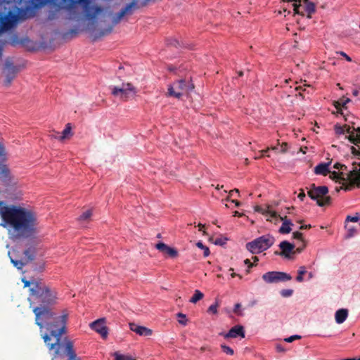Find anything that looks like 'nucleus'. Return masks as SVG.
Masks as SVG:
<instances>
[{"label": "nucleus", "mask_w": 360, "mask_h": 360, "mask_svg": "<svg viewBox=\"0 0 360 360\" xmlns=\"http://www.w3.org/2000/svg\"><path fill=\"white\" fill-rule=\"evenodd\" d=\"M29 301L35 315V323L39 327L41 338L50 351H53L51 360H58L66 355L68 360H79L74 349L73 343L68 338H63L66 333L68 314L57 316L51 307L56 304L57 292L54 289L41 281L34 283L30 289Z\"/></svg>", "instance_id": "obj_1"}, {"label": "nucleus", "mask_w": 360, "mask_h": 360, "mask_svg": "<svg viewBox=\"0 0 360 360\" xmlns=\"http://www.w3.org/2000/svg\"><path fill=\"white\" fill-rule=\"evenodd\" d=\"M0 225L7 229L13 241L33 238L37 233V216L32 210L0 201Z\"/></svg>", "instance_id": "obj_2"}, {"label": "nucleus", "mask_w": 360, "mask_h": 360, "mask_svg": "<svg viewBox=\"0 0 360 360\" xmlns=\"http://www.w3.org/2000/svg\"><path fill=\"white\" fill-rule=\"evenodd\" d=\"M20 8L26 13L33 12L35 9L40 8L47 4L55 7L54 11H51L48 18L53 20L56 18V13L60 10H65L70 14V18L76 16L77 4L83 5L85 15L89 20H94L96 15L102 11L100 6H91L89 0H17Z\"/></svg>", "instance_id": "obj_3"}, {"label": "nucleus", "mask_w": 360, "mask_h": 360, "mask_svg": "<svg viewBox=\"0 0 360 360\" xmlns=\"http://www.w3.org/2000/svg\"><path fill=\"white\" fill-rule=\"evenodd\" d=\"M352 153L354 155V160L352 163V169L345 176L342 172H330V178L336 181L342 180L344 182L349 181L351 185H356L360 188V150H356L354 146L351 147Z\"/></svg>", "instance_id": "obj_4"}, {"label": "nucleus", "mask_w": 360, "mask_h": 360, "mask_svg": "<svg viewBox=\"0 0 360 360\" xmlns=\"http://www.w3.org/2000/svg\"><path fill=\"white\" fill-rule=\"evenodd\" d=\"M274 242L275 239L272 236L264 235L248 243L246 248L252 254H258L269 249Z\"/></svg>", "instance_id": "obj_5"}, {"label": "nucleus", "mask_w": 360, "mask_h": 360, "mask_svg": "<svg viewBox=\"0 0 360 360\" xmlns=\"http://www.w3.org/2000/svg\"><path fill=\"white\" fill-rule=\"evenodd\" d=\"M328 193V188L326 186H316L312 184L311 189L307 194L311 199L316 200V203L320 207H323L330 204L331 198L326 194Z\"/></svg>", "instance_id": "obj_6"}, {"label": "nucleus", "mask_w": 360, "mask_h": 360, "mask_svg": "<svg viewBox=\"0 0 360 360\" xmlns=\"http://www.w3.org/2000/svg\"><path fill=\"white\" fill-rule=\"evenodd\" d=\"M194 89V84L191 82H186L185 79H179L168 87L167 96L181 98L185 93H189Z\"/></svg>", "instance_id": "obj_7"}, {"label": "nucleus", "mask_w": 360, "mask_h": 360, "mask_svg": "<svg viewBox=\"0 0 360 360\" xmlns=\"http://www.w3.org/2000/svg\"><path fill=\"white\" fill-rule=\"evenodd\" d=\"M20 71V66L14 64L11 58H7L2 68V75L4 77V85L9 86Z\"/></svg>", "instance_id": "obj_8"}, {"label": "nucleus", "mask_w": 360, "mask_h": 360, "mask_svg": "<svg viewBox=\"0 0 360 360\" xmlns=\"http://www.w3.org/2000/svg\"><path fill=\"white\" fill-rule=\"evenodd\" d=\"M155 0H133L131 3L127 4L120 12L116 13L112 18V24H118L121 20L126 15H131L134 11L138 8L137 5L139 4L141 6L147 5L150 1Z\"/></svg>", "instance_id": "obj_9"}, {"label": "nucleus", "mask_w": 360, "mask_h": 360, "mask_svg": "<svg viewBox=\"0 0 360 360\" xmlns=\"http://www.w3.org/2000/svg\"><path fill=\"white\" fill-rule=\"evenodd\" d=\"M136 92V88L131 83H123L121 86H113L111 94L125 101L135 96Z\"/></svg>", "instance_id": "obj_10"}, {"label": "nucleus", "mask_w": 360, "mask_h": 360, "mask_svg": "<svg viewBox=\"0 0 360 360\" xmlns=\"http://www.w3.org/2000/svg\"><path fill=\"white\" fill-rule=\"evenodd\" d=\"M18 20V15L9 11L5 15H0V31L6 32L13 28Z\"/></svg>", "instance_id": "obj_11"}, {"label": "nucleus", "mask_w": 360, "mask_h": 360, "mask_svg": "<svg viewBox=\"0 0 360 360\" xmlns=\"http://www.w3.org/2000/svg\"><path fill=\"white\" fill-rule=\"evenodd\" d=\"M262 279L267 283L287 281L292 279L290 274L281 271H269L262 275Z\"/></svg>", "instance_id": "obj_12"}, {"label": "nucleus", "mask_w": 360, "mask_h": 360, "mask_svg": "<svg viewBox=\"0 0 360 360\" xmlns=\"http://www.w3.org/2000/svg\"><path fill=\"white\" fill-rule=\"evenodd\" d=\"M255 210L265 216L266 221L274 222L275 224L278 222V214L275 211L271 210L270 205H267L266 208L257 205L255 207Z\"/></svg>", "instance_id": "obj_13"}, {"label": "nucleus", "mask_w": 360, "mask_h": 360, "mask_svg": "<svg viewBox=\"0 0 360 360\" xmlns=\"http://www.w3.org/2000/svg\"><path fill=\"white\" fill-rule=\"evenodd\" d=\"M90 327L92 330L99 333L103 338L108 337V330L105 326V319L101 318L90 323Z\"/></svg>", "instance_id": "obj_14"}, {"label": "nucleus", "mask_w": 360, "mask_h": 360, "mask_svg": "<svg viewBox=\"0 0 360 360\" xmlns=\"http://www.w3.org/2000/svg\"><path fill=\"white\" fill-rule=\"evenodd\" d=\"M279 248H281V252H278L276 251L275 252L276 255L283 256L286 258H290L291 254H295V245L289 243L287 240H283L281 243H280Z\"/></svg>", "instance_id": "obj_15"}, {"label": "nucleus", "mask_w": 360, "mask_h": 360, "mask_svg": "<svg viewBox=\"0 0 360 360\" xmlns=\"http://www.w3.org/2000/svg\"><path fill=\"white\" fill-rule=\"evenodd\" d=\"M220 335H223L224 338H236L238 336L242 338H245V330L243 326L237 325L231 328L227 333H220Z\"/></svg>", "instance_id": "obj_16"}, {"label": "nucleus", "mask_w": 360, "mask_h": 360, "mask_svg": "<svg viewBox=\"0 0 360 360\" xmlns=\"http://www.w3.org/2000/svg\"><path fill=\"white\" fill-rule=\"evenodd\" d=\"M155 248L157 250L168 255L171 258H176L179 255L178 251L175 248H171L162 242L157 243L155 245Z\"/></svg>", "instance_id": "obj_17"}, {"label": "nucleus", "mask_w": 360, "mask_h": 360, "mask_svg": "<svg viewBox=\"0 0 360 360\" xmlns=\"http://www.w3.org/2000/svg\"><path fill=\"white\" fill-rule=\"evenodd\" d=\"M129 328L136 334L141 336H150L152 335L153 331L151 329L145 326H139L134 323H129Z\"/></svg>", "instance_id": "obj_18"}, {"label": "nucleus", "mask_w": 360, "mask_h": 360, "mask_svg": "<svg viewBox=\"0 0 360 360\" xmlns=\"http://www.w3.org/2000/svg\"><path fill=\"white\" fill-rule=\"evenodd\" d=\"M0 179L5 186H9L11 183L10 171L6 165H0Z\"/></svg>", "instance_id": "obj_19"}, {"label": "nucleus", "mask_w": 360, "mask_h": 360, "mask_svg": "<svg viewBox=\"0 0 360 360\" xmlns=\"http://www.w3.org/2000/svg\"><path fill=\"white\" fill-rule=\"evenodd\" d=\"M352 133L349 136H346L349 141L354 143L356 147H354L356 150H360V127L356 129L352 128Z\"/></svg>", "instance_id": "obj_20"}, {"label": "nucleus", "mask_w": 360, "mask_h": 360, "mask_svg": "<svg viewBox=\"0 0 360 360\" xmlns=\"http://www.w3.org/2000/svg\"><path fill=\"white\" fill-rule=\"evenodd\" d=\"M278 221H282V226L279 229V233L282 234H287L291 231V226H292V223L290 219H288L287 217H281L278 214Z\"/></svg>", "instance_id": "obj_21"}, {"label": "nucleus", "mask_w": 360, "mask_h": 360, "mask_svg": "<svg viewBox=\"0 0 360 360\" xmlns=\"http://www.w3.org/2000/svg\"><path fill=\"white\" fill-rule=\"evenodd\" d=\"M72 136V127H71L70 123H68L65 125V127L63 129V131H62V135L60 136H58L57 135H53V134L51 135V136L52 138L58 139L60 141H63L66 139L70 138Z\"/></svg>", "instance_id": "obj_22"}, {"label": "nucleus", "mask_w": 360, "mask_h": 360, "mask_svg": "<svg viewBox=\"0 0 360 360\" xmlns=\"http://www.w3.org/2000/svg\"><path fill=\"white\" fill-rule=\"evenodd\" d=\"M348 316V310L347 309H340L336 311L335 319L337 323H342Z\"/></svg>", "instance_id": "obj_23"}, {"label": "nucleus", "mask_w": 360, "mask_h": 360, "mask_svg": "<svg viewBox=\"0 0 360 360\" xmlns=\"http://www.w3.org/2000/svg\"><path fill=\"white\" fill-rule=\"evenodd\" d=\"M330 164V162L319 164L314 168V173L316 174L326 176L328 173L330 172L328 169V166Z\"/></svg>", "instance_id": "obj_24"}, {"label": "nucleus", "mask_w": 360, "mask_h": 360, "mask_svg": "<svg viewBox=\"0 0 360 360\" xmlns=\"http://www.w3.org/2000/svg\"><path fill=\"white\" fill-rule=\"evenodd\" d=\"M302 2L305 4L304 7L303 8L304 11H302L304 13V11L307 13V18H311V14L315 12V5L311 2H309L308 0H302Z\"/></svg>", "instance_id": "obj_25"}, {"label": "nucleus", "mask_w": 360, "mask_h": 360, "mask_svg": "<svg viewBox=\"0 0 360 360\" xmlns=\"http://www.w3.org/2000/svg\"><path fill=\"white\" fill-rule=\"evenodd\" d=\"M285 1V0H283ZM302 0H286V1H292V7L295 14L303 15L302 11H300V8L302 7L301 3Z\"/></svg>", "instance_id": "obj_26"}, {"label": "nucleus", "mask_w": 360, "mask_h": 360, "mask_svg": "<svg viewBox=\"0 0 360 360\" xmlns=\"http://www.w3.org/2000/svg\"><path fill=\"white\" fill-rule=\"evenodd\" d=\"M350 101L351 100L349 98H345V97H343L339 101H335L334 103V106L337 110H340L341 108H345L346 104L350 102Z\"/></svg>", "instance_id": "obj_27"}, {"label": "nucleus", "mask_w": 360, "mask_h": 360, "mask_svg": "<svg viewBox=\"0 0 360 360\" xmlns=\"http://www.w3.org/2000/svg\"><path fill=\"white\" fill-rule=\"evenodd\" d=\"M203 296H204V295H203L202 292H201L198 290H195V292H194V295L190 299V302H192V303H196L199 300H202L203 298Z\"/></svg>", "instance_id": "obj_28"}, {"label": "nucleus", "mask_w": 360, "mask_h": 360, "mask_svg": "<svg viewBox=\"0 0 360 360\" xmlns=\"http://www.w3.org/2000/svg\"><path fill=\"white\" fill-rule=\"evenodd\" d=\"M91 215H92L91 210H88L85 211L84 212H83V214L79 216V217L78 218V220L80 222L87 221L91 218Z\"/></svg>", "instance_id": "obj_29"}, {"label": "nucleus", "mask_w": 360, "mask_h": 360, "mask_svg": "<svg viewBox=\"0 0 360 360\" xmlns=\"http://www.w3.org/2000/svg\"><path fill=\"white\" fill-rule=\"evenodd\" d=\"M34 250L32 248H28L24 251V255L29 261H32L34 259Z\"/></svg>", "instance_id": "obj_30"}, {"label": "nucleus", "mask_w": 360, "mask_h": 360, "mask_svg": "<svg viewBox=\"0 0 360 360\" xmlns=\"http://www.w3.org/2000/svg\"><path fill=\"white\" fill-rule=\"evenodd\" d=\"M176 316L178 317V322H179V324H181L182 326H186L187 325L188 319L186 318V314L179 312V313H178L176 314Z\"/></svg>", "instance_id": "obj_31"}, {"label": "nucleus", "mask_w": 360, "mask_h": 360, "mask_svg": "<svg viewBox=\"0 0 360 360\" xmlns=\"http://www.w3.org/2000/svg\"><path fill=\"white\" fill-rule=\"evenodd\" d=\"M196 246L199 248H200L201 250H203V255L204 257H207L210 255V250L208 248V247L205 246L203 245V243L200 241H198L197 243H196Z\"/></svg>", "instance_id": "obj_32"}, {"label": "nucleus", "mask_w": 360, "mask_h": 360, "mask_svg": "<svg viewBox=\"0 0 360 360\" xmlns=\"http://www.w3.org/2000/svg\"><path fill=\"white\" fill-rule=\"evenodd\" d=\"M307 271H306V269L304 266H300L298 269V275L296 277V280L298 282H302L304 278H303V275L304 274H306Z\"/></svg>", "instance_id": "obj_33"}, {"label": "nucleus", "mask_w": 360, "mask_h": 360, "mask_svg": "<svg viewBox=\"0 0 360 360\" xmlns=\"http://www.w3.org/2000/svg\"><path fill=\"white\" fill-rule=\"evenodd\" d=\"M11 262L18 269H22V267L25 265L24 262L20 260H16L11 258Z\"/></svg>", "instance_id": "obj_34"}, {"label": "nucleus", "mask_w": 360, "mask_h": 360, "mask_svg": "<svg viewBox=\"0 0 360 360\" xmlns=\"http://www.w3.org/2000/svg\"><path fill=\"white\" fill-rule=\"evenodd\" d=\"M356 233V229L355 227L352 226V227H349L347 229V233L345 236V238H350L353 236H355V234Z\"/></svg>", "instance_id": "obj_35"}, {"label": "nucleus", "mask_w": 360, "mask_h": 360, "mask_svg": "<svg viewBox=\"0 0 360 360\" xmlns=\"http://www.w3.org/2000/svg\"><path fill=\"white\" fill-rule=\"evenodd\" d=\"M22 282L24 283V286L25 287H30V288H33V285H34V283H41V281H36V280H33V281H27V280H25V279H22Z\"/></svg>", "instance_id": "obj_36"}, {"label": "nucleus", "mask_w": 360, "mask_h": 360, "mask_svg": "<svg viewBox=\"0 0 360 360\" xmlns=\"http://www.w3.org/2000/svg\"><path fill=\"white\" fill-rule=\"evenodd\" d=\"M221 347L224 353L229 355H233L234 354L233 349L226 345H221Z\"/></svg>", "instance_id": "obj_37"}, {"label": "nucleus", "mask_w": 360, "mask_h": 360, "mask_svg": "<svg viewBox=\"0 0 360 360\" xmlns=\"http://www.w3.org/2000/svg\"><path fill=\"white\" fill-rule=\"evenodd\" d=\"M115 360H135L134 359H132L131 356L119 354L117 353H115Z\"/></svg>", "instance_id": "obj_38"}, {"label": "nucleus", "mask_w": 360, "mask_h": 360, "mask_svg": "<svg viewBox=\"0 0 360 360\" xmlns=\"http://www.w3.org/2000/svg\"><path fill=\"white\" fill-rule=\"evenodd\" d=\"M292 237L294 239L298 240L300 243L305 242L303 239L302 233L299 231H295L292 233Z\"/></svg>", "instance_id": "obj_39"}, {"label": "nucleus", "mask_w": 360, "mask_h": 360, "mask_svg": "<svg viewBox=\"0 0 360 360\" xmlns=\"http://www.w3.org/2000/svg\"><path fill=\"white\" fill-rule=\"evenodd\" d=\"M359 220H360V217H359L358 213H356L355 216L348 215L346 218V221L357 222Z\"/></svg>", "instance_id": "obj_40"}, {"label": "nucleus", "mask_w": 360, "mask_h": 360, "mask_svg": "<svg viewBox=\"0 0 360 360\" xmlns=\"http://www.w3.org/2000/svg\"><path fill=\"white\" fill-rule=\"evenodd\" d=\"M218 307H219V304L217 302H216L214 304H213L209 307L208 311L215 314L217 313Z\"/></svg>", "instance_id": "obj_41"}, {"label": "nucleus", "mask_w": 360, "mask_h": 360, "mask_svg": "<svg viewBox=\"0 0 360 360\" xmlns=\"http://www.w3.org/2000/svg\"><path fill=\"white\" fill-rule=\"evenodd\" d=\"M300 339H301L300 335H292V336L285 338L284 341L286 342H292L293 341H295L296 340H300Z\"/></svg>", "instance_id": "obj_42"}, {"label": "nucleus", "mask_w": 360, "mask_h": 360, "mask_svg": "<svg viewBox=\"0 0 360 360\" xmlns=\"http://www.w3.org/2000/svg\"><path fill=\"white\" fill-rule=\"evenodd\" d=\"M269 150H278V147L275 146V147H272L271 148H268L266 150H262L260 151L261 153V155L258 158H259L260 157H262V156H267V157H269V155L267 154L268 151Z\"/></svg>", "instance_id": "obj_43"}, {"label": "nucleus", "mask_w": 360, "mask_h": 360, "mask_svg": "<svg viewBox=\"0 0 360 360\" xmlns=\"http://www.w3.org/2000/svg\"><path fill=\"white\" fill-rule=\"evenodd\" d=\"M306 247V243L305 242L304 243H301V245H299L295 250L294 249V253H301L303 250Z\"/></svg>", "instance_id": "obj_44"}, {"label": "nucleus", "mask_w": 360, "mask_h": 360, "mask_svg": "<svg viewBox=\"0 0 360 360\" xmlns=\"http://www.w3.org/2000/svg\"><path fill=\"white\" fill-rule=\"evenodd\" d=\"M227 239L226 238H218L215 240L214 244L218 245H223L226 243Z\"/></svg>", "instance_id": "obj_45"}, {"label": "nucleus", "mask_w": 360, "mask_h": 360, "mask_svg": "<svg viewBox=\"0 0 360 360\" xmlns=\"http://www.w3.org/2000/svg\"><path fill=\"white\" fill-rule=\"evenodd\" d=\"M335 130L338 134H345V126H335Z\"/></svg>", "instance_id": "obj_46"}, {"label": "nucleus", "mask_w": 360, "mask_h": 360, "mask_svg": "<svg viewBox=\"0 0 360 360\" xmlns=\"http://www.w3.org/2000/svg\"><path fill=\"white\" fill-rule=\"evenodd\" d=\"M167 42H168V44H169L171 46H174L175 47H177L180 45L179 41L178 40H176V39H169L167 40Z\"/></svg>", "instance_id": "obj_47"}, {"label": "nucleus", "mask_w": 360, "mask_h": 360, "mask_svg": "<svg viewBox=\"0 0 360 360\" xmlns=\"http://www.w3.org/2000/svg\"><path fill=\"white\" fill-rule=\"evenodd\" d=\"M292 293V290H283L282 292H281V295L284 297H288V296H290Z\"/></svg>", "instance_id": "obj_48"}, {"label": "nucleus", "mask_w": 360, "mask_h": 360, "mask_svg": "<svg viewBox=\"0 0 360 360\" xmlns=\"http://www.w3.org/2000/svg\"><path fill=\"white\" fill-rule=\"evenodd\" d=\"M353 185H348V186H346L345 188H343L342 186H340V187H337L335 188V191L336 192H339L341 189H345V191H349L351 189L352 186Z\"/></svg>", "instance_id": "obj_49"}, {"label": "nucleus", "mask_w": 360, "mask_h": 360, "mask_svg": "<svg viewBox=\"0 0 360 360\" xmlns=\"http://www.w3.org/2000/svg\"><path fill=\"white\" fill-rule=\"evenodd\" d=\"M235 193H237V194L239 193L238 189L234 188V189L230 191L229 195V196L227 198V200H229L231 196H233L235 195Z\"/></svg>", "instance_id": "obj_50"}, {"label": "nucleus", "mask_w": 360, "mask_h": 360, "mask_svg": "<svg viewBox=\"0 0 360 360\" xmlns=\"http://www.w3.org/2000/svg\"><path fill=\"white\" fill-rule=\"evenodd\" d=\"M288 150V144L286 143H283L281 146V152L284 153Z\"/></svg>", "instance_id": "obj_51"}, {"label": "nucleus", "mask_w": 360, "mask_h": 360, "mask_svg": "<svg viewBox=\"0 0 360 360\" xmlns=\"http://www.w3.org/2000/svg\"><path fill=\"white\" fill-rule=\"evenodd\" d=\"M345 134H348V136L350 135V134H352V128H351L349 126H347V125H345Z\"/></svg>", "instance_id": "obj_52"}, {"label": "nucleus", "mask_w": 360, "mask_h": 360, "mask_svg": "<svg viewBox=\"0 0 360 360\" xmlns=\"http://www.w3.org/2000/svg\"><path fill=\"white\" fill-rule=\"evenodd\" d=\"M338 53H340L342 56L345 57V58L349 61V62H351L352 61V58L351 57H349L348 55H347L345 52L343 51H340Z\"/></svg>", "instance_id": "obj_53"}, {"label": "nucleus", "mask_w": 360, "mask_h": 360, "mask_svg": "<svg viewBox=\"0 0 360 360\" xmlns=\"http://www.w3.org/2000/svg\"><path fill=\"white\" fill-rule=\"evenodd\" d=\"M306 195L302 189L300 190V193L298 194V198L300 199V200L303 201Z\"/></svg>", "instance_id": "obj_54"}, {"label": "nucleus", "mask_w": 360, "mask_h": 360, "mask_svg": "<svg viewBox=\"0 0 360 360\" xmlns=\"http://www.w3.org/2000/svg\"><path fill=\"white\" fill-rule=\"evenodd\" d=\"M276 349L278 352H283L285 351L281 345H277Z\"/></svg>", "instance_id": "obj_55"}, {"label": "nucleus", "mask_w": 360, "mask_h": 360, "mask_svg": "<svg viewBox=\"0 0 360 360\" xmlns=\"http://www.w3.org/2000/svg\"><path fill=\"white\" fill-rule=\"evenodd\" d=\"M240 307H241L240 304H239V303L236 304L234 306L233 312L236 314H239L238 310L240 308Z\"/></svg>", "instance_id": "obj_56"}, {"label": "nucleus", "mask_w": 360, "mask_h": 360, "mask_svg": "<svg viewBox=\"0 0 360 360\" xmlns=\"http://www.w3.org/2000/svg\"><path fill=\"white\" fill-rule=\"evenodd\" d=\"M345 167V165L344 164H341L340 162H336L334 165H333V168L336 169H338V170H340V167Z\"/></svg>", "instance_id": "obj_57"}, {"label": "nucleus", "mask_w": 360, "mask_h": 360, "mask_svg": "<svg viewBox=\"0 0 360 360\" xmlns=\"http://www.w3.org/2000/svg\"><path fill=\"white\" fill-rule=\"evenodd\" d=\"M4 155V148L3 145L0 143V160L2 159Z\"/></svg>", "instance_id": "obj_58"}, {"label": "nucleus", "mask_w": 360, "mask_h": 360, "mask_svg": "<svg viewBox=\"0 0 360 360\" xmlns=\"http://www.w3.org/2000/svg\"><path fill=\"white\" fill-rule=\"evenodd\" d=\"M244 263L248 266V267H252L253 266V264L251 263L250 260L249 259H246L245 261H244Z\"/></svg>", "instance_id": "obj_59"}, {"label": "nucleus", "mask_w": 360, "mask_h": 360, "mask_svg": "<svg viewBox=\"0 0 360 360\" xmlns=\"http://www.w3.org/2000/svg\"><path fill=\"white\" fill-rule=\"evenodd\" d=\"M311 227L310 225H302L300 227V229H307Z\"/></svg>", "instance_id": "obj_60"}, {"label": "nucleus", "mask_w": 360, "mask_h": 360, "mask_svg": "<svg viewBox=\"0 0 360 360\" xmlns=\"http://www.w3.org/2000/svg\"><path fill=\"white\" fill-rule=\"evenodd\" d=\"M358 94H359V91H358L357 89H354V90H353V91H352V95H353L354 96H358Z\"/></svg>", "instance_id": "obj_61"}, {"label": "nucleus", "mask_w": 360, "mask_h": 360, "mask_svg": "<svg viewBox=\"0 0 360 360\" xmlns=\"http://www.w3.org/2000/svg\"><path fill=\"white\" fill-rule=\"evenodd\" d=\"M231 202L235 203L236 206H237V207L240 205V202L236 200H233Z\"/></svg>", "instance_id": "obj_62"}, {"label": "nucleus", "mask_w": 360, "mask_h": 360, "mask_svg": "<svg viewBox=\"0 0 360 360\" xmlns=\"http://www.w3.org/2000/svg\"><path fill=\"white\" fill-rule=\"evenodd\" d=\"M231 277H232V278H234V277H236V276H239L240 278H242V277H241V276L238 275V274H236V273H232V274H231Z\"/></svg>", "instance_id": "obj_63"}, {"label": "nucleus", "mask_w": 360, "mask_h": 360, "mask_svg": "<svg viewBox=\"0 0 360 360\" xmlns=\"http://www.w3.org/2000/svg\"><path fill=\"white\" fill-rule=\"evenodd\" d=\"M252 259H253V261H254V262H255H255H257V261H259L258 257H256V256L253 257H252Z\"/></svg>", "instance_id": "obj_64"}]
</instances>
